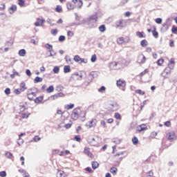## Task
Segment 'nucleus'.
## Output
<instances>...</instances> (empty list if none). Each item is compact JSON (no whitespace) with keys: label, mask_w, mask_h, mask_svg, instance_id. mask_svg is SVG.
<instances>
[{"label":"nucleus","mask_w":177,"mask_h":177,"mask_svg":"<svg viewBox=\"0 0 177 177\" xmlns=\"http://www.w3.org/2000/svg\"><path fill=\"white\" fill-rule=\"evenodd\" d=\"M140 45L142 48H146L149 45V42L146 39H143L140 41Z\"/></svg>","instance_id":"obj_29"},{"label":"nucleus","mask_w":177,"mask_h":177,"mask_svg":"<svg viewBox=\"0 0 177 177\" xmlns=\"http://www.w3.org/2000/svg\"><path fill=\"white\" fill-rule=\"evenodd\" d=\"M164 62H165V60L162 58L158 59V61H157L158 66H162V64H164Z\"/></svg>","instance_id":"obj_37"},{"label":"nucleus","mask_w":177,"mask_h":177,"mask_svg":"<svg viewBox=\"0 0 177 177\" xmlns=\"http://www.w3.org/2000/svg\"><path fill=\"white\" fill-rule=\"evenodd\" d=\"M113 161L116 162L118 165H120V162L122 161V158L120 157V153L116 154L113 156Z\"/></svg>","instance_id":"obj_15"},{"label":"nucleus","mask_w":177,"mask_h":177,"mask_svg":"<svg viewBox=\"0 0 177 177\" xmlns=\"http://www.w3.org/2000/svg\"><path fill=\"white\" fill-rule=\"evenodd\" d=\"M104 91H106V87H104V86H102L100 88L98 89V92H104Z\"/></svg>","instance_id":"obj_62"},{"label":"nucleus","mask_w":177,"mask_h":177,"mask_svg":"<svg viewBox=\"0 0 177 177\" xmlns=\"http://www.w3.org/2000/svg\"><path fill=\"white\" fill-rule=\"evenodd\" d=\"M59 42H63L64 41H66V37L61 35L59 37Z\"/></svg>","instance_id":"obj_53"},{"label":"nucleus","mask_w":177,"mask_h":177,"mask_svg":"<svg viewBox=\"0 0 177 177\" xmlns=\"http://www.w3.org/2000/svg\"><path fill=\"white\" fill-rule=\"evenodd\" d=\"M136 35L138 38H146V34L145 33V32L138 31V32H136Z\"/></svg>","instance_id":"obj_20"},{"label":"nucleus","mask_w":177,"mask_h":177,"mask_svg":"<svg viewBox=\"0 0 177 177\" xmlns=\"http://www.w3.org/2000/svg\"><path fill=\"white\" fill-rule=\"evenodd\" d=\"M64 127V128H66V129H70V128H71V127H73V122L66 124Z\"/></svg>","instance_id":"obj_45"},{"label":"nucleus","mask_w":177,"mask_h":177,"mask_svg":"<svg viewBox=\"0 0 177 177\" xmlns=\"http://www.w3.org/2000/svg\"><path fill=\"white\" fill-rule=\"evenodd\" d=\"M20 86H21V89L24 92V91H26V89H27V88L26 87V83L24 82H22L20 84Z\"/></svg>","instance_id":"obj_39"},{"label":"nucleus","mask_w":177,"mask_h":177,"mask_svg":"<svg viewBox=\"0 0 177 177\" xmlns=\"http://www.w3.org/2000/svg\"><path fill=\"white\" fill-rule=\"evenodd\" d=\"M85 115L84 111H81L80 108H76L72 112L71 118L74 120V121H77L78 118H85Z\"/></svg>","instance_id":"obj_1"},{"label":"nucleus","mask_w":177,"mask_h":177,"mask_svg":"<svg viewBox=\"0 0 177 177\" xmlns=\"http://www.w3.org/2000/svg\"><path fill=\"white\" fill-rule=\"evenodd\" d=\"M17 10V6H16V5H12L8 9L9 13H10V15H13V13H15Z\"/></svg>","instance_id":"obj_18"},{"label":"nucleus","mask_w":177,"mask_h":177,"mask_svg":"<svg viewBox=\"0 0 177 177\" xmlns=\"http://www.w3.org/2000/svg\"><path fill=\"white\" fill-rule=\"evenodd\" d=\"M0 176H1V177H5V176H6V171H1V172H0Z\"/></svg>","instance_id":"obj_63"},{"label":"nucleus","mask_w":177,"mask_h":177,"mask_svg":"<svg viewBox=\"0 0 177 177\" xmlns=\"http://www.w3.org/2000/svg\"><path fill=\"white\" fill-rule=\"evenodd\" d=\"M93 169H97L99 168V162L97 161H93L91 162Z\"/></svg>","instance_id":"obj_23"},{"label":"nucleus","mask_w":177,"mask_h":177,"mask_svg":"<svg viewBox=\"0 0 177 177\" xmlns=\"http://www.w3.org/2000/svg\"><path fill=\"white\" fill-rule=\"evenodd\" d=\"M27 96L29 100H35L37 96V93L33 92L32 91H29Z\"/></svg>","instance_id":"obj_10"},{"label":"nucleus","mask_w":177,"mask_h":177,"mask_svg":"<svg viewBox=\"0 0 177 177\" xmlns=\"http://www.w3.org/2000/svg\"><path fill=\"white\" fill-rule=\"evenodd\" d=\"M84 171H86V172H88V174H93V170H92V168L88 167H86L84 169Z\"/></svg>","instance_id":"obj_46"},{"label":"nucleus","mask_w":177,"mask_h":177,"mask_svg":"<svg viewBox=\"0 0 177 177\" xmlns=\"http://www.w3.org/2000/svg\"><path fill=\"white\" fill-rule=\"evenodd\" d=\"M110 172L112 174V175H117V172H118V169L115 167H113L110 169Z\"/></svg>","instance_id":"obj_25"},{"label":"nucleus","mask_w":177,"mask_h":177,"mask_svg":"<svg viewBox=\"0 0 177 177\" xmlns=\"http://www.w3.org/2000/svg\"><path fill=\"white\" fill-rule=\"evenodd\" d=\"M57 114L61 115V118H67L68 117V113L62 111L60 109H57Z\"/></svg>","instance_id":"obj_9"},{"label":"nucleus","mask_w":177,"mask_h":177,"mask_svg":"<svg viewBox=\"0 0 177 177\" xmlns=\"http://www.w3.org/2000/svg\"><path fill=\"white\" fill-rule=\"evenodd\" d=\"M125 42V40L124 39V37H119L117 39V43L119 45H122V44H124Z\"/></svg>","instance_id":"obj_32"},{"label":"nucleus","mask_w":177,"mask_h":177,"mask_svg":"<svg viewBox=\"0 0 177 177\" xmlns=\"http://www.w3.org/2000/svg\"><path fill=\"white\" fill-rule=\"evenodd\" d=\"M73 59L76 62V63H79V64H82V63H84L85 64H86V63H88L87 59L81 58L80 55H75Z\"/></svg>","instance_id":"obj_6"},{"label":"nucleus","mask_w":177,"mask_h":177,"mask_svg":"<svg viewBox=\"0 0 177 177\" xmlns=\"http://www.w3.org/2000/svg\"><path fill=\"white\" fill-rule=\"evenodd\" d=\"M75 6L73 3L68 1L66 3V8L68 10H73Z\"/></svg>","instance_id":"obj_19"},{"label":"nucleus","mask_w":177,"mask_h":177,"mask_svg":"<svg viewBox=\"0 0 177 177\" xmlns=\"http://www.w3.org/2000/svg\"><path fill=\"white\" fill-rule=\"evenodd\" d=\"M5 93L6 95H10V88H6Z\"/></svg>","instance_id":"obj_64"},{"label":"nucleus","mask_w":177,"mask_h":177,"mask_svg":"<svg viewBox=\"0 0 177 177\" xmlns=\"http://www.w3.org/2000/svg\"><path fill=\"white\" fill-rule=\"evenodd\" d=\"M135 92H136V93H138V95H141L146 94V93L145 91H143L140 89L136 90Z\"/></svg>","instance_id":"obj_40"},{"label":"nucleus","mask_w":177,"mask_h":177,"mask_svg":"<svg viewBox=\"0 0 177 177\" xmlns=\"http://www.w3.org/2000/svg\"><path fill=\"white\" fill-rule=\"evenodd\" d=\"M116 85L122 91H125L127 88V82L124 79H119L116 81Z\"/></svg>","instance_id":"obj_3"},{"label":"nucleus","mask_w":177,"mask_h":177,"mask_svg":"<svg viewBox=\"0 0 177 177\" xmlns=\"http://www.w3.org/2000/svg\"><path fill=\"white\" fill-rule=\"evenodd\" d=\"M55 12L57 13H62V12H63V8H62V6L57 5L55 8Z\"/></svg>","instance_id":"obj_26"},{"label":"nucleus","mask_w":177,"mask_h":177,"mask_svg":"<svg viewBox=\"0 0 177 177\" xmlns=\"http://www.w3.org/2000/svg\"><path fill=\"white\" fill-rule=\"evenodd\" d=\"M117 110H118V105L117 103L114 102L109 105V111H117Z\"/></svg>","instance_id":"obj_11"},{"label":"nucleus","mask_w":177,"mask_h":177,"mask_svg":"<svg viewBox=\"0 0 177 177\" xmlns=\"http://www.w3.org/2000/svg\"><path fill=\"white\" fill-rule=\"evenodd\" d=\"M19 6H24L26 5V1L24 0H18Z\"/></svg>","instance_id":"obj_50"},{"label":"nucleus","mask_w":177,"mask_h":177,"mask_svg":"<svg viewBox=\"0 0 177 177\" xmlns=\"http://www.w3.org/2000/svg\"><path fill=\"white\" fill-rule=\"evenodd\" d=\"M42 81H44V79L37 76L35 78L34 83L38 84V82H42Z\"/></svg>","instance_id":"obj_31"},{"label":"nucleus","mask_w":177,"mask_h":177,"mask_svg":"<svg viewBox=\"0 0 177 177\" xmlns=\"http://www.w3.org/2000/svg\"><path fill=\"white\" fill-rule=\"evenodd\" d=\"M149 72L150 71L147 68L144 71L141 72L139 75L140 77H144V75H146V74H149Z\"/></svg>","instance_id":"obj_34"},{"label":"nucleus","mask_w":177,"mask_h":177,"mask_svg":"<svg viewBox=\"0 0 177 177\" xmlns=\"http://www.w3.org/2000/svg\"><path fill=\"white\" fill-rule=\"evenodd\" d=\"M177 138V134L176 132L174 130H169L167 133H166V139L167 140H176Z\"/></svg>","instance_id":"obj_2"},{"label":"nucleus","mask_w":177,"mask_h":177,"mask_svg":"<svg viewBox=\"0 0 177 177\" xmlns=\"http://www.w3.org/2000/svg\"><path fill=\"white\" fill-rule=\"evenodd\" d=\"M154 176V173L153 171H149L147 173V177H153Z\"/></svg>","instance_id":"obj_52"},{"label":"nucleus","mask_w":177,"mask_h":177,"mask_svg":"<svg viewBox=\"0 0 177 177\" xmlns=\"http://www.w3.org/2000/svg\"><path fill=\"white\" fill-rule=\"evenodd\" d=\"M83 153L84 154H86V156L89 157V158H94L95 157V155L92 153V152L91 151V148H89L88 147H84Z\"/></svg>","instance_id":"obj_4"},{"label":"nucleus","mask_w":177,"mask_h":177,"mask_svg":"<svg viewBox=\"0 0 177 177\" xmlns=\"http://www.w3.org/2000/svg\"><path fill=\"white\" fill-rule=\"evenodd\" d=\"M73 140L75 142H78L79 143H81V136H75L73 138Z\"/></svg>","instance_id":"obj_38"},{"label":"nucleus","mask_w":177,"mask_h":177,"mask_svg":"<svg viewBox=\"0 0 177 177\" xmlns=\"http://www.w3.org/2000/svg\"><path fill=\"white\" fill-rule=\"evenodd\" d=\"M116 27L121 28H122V27H124V20L120 19L118 21H117L116 22Z\"/></svg>","instance_id":"obj_22"},{"label":"nucleus","mask_w":177,"mask_h":177,"mask_svg":"<svg viewBox=\"0 0 177 177\" xmlns=\"http://www.w3.org/2000/svg\"><path fill=\"white\" fill-rule=\"evenodd\" d=\"M171 32H173V34H177V28L175 26H173L172 28H171Z\"/></svg>","instance_id":"obj_54"},{"label":"nucleus","mask_w":177,"mask_h":177,"mask_svg":"<svg viewBox=\"0 0 177 177\" xmlns=\"http://www.w3.org/2000/svg\"><path fill=\"white\" fill-rule=\"evenodd\" d=\"M5 45L6 46H7V48H12V47L13 46V40L6 41Z\"/></svg>","instance_id":"obj_28"},{"label":"nucleus","mask_w":177,"mask_h":177,"mask_svg":"<svg viewBox=\"0 0 177 177\" xmlns=\"http://www.w3.org/2000/svg\"><path fill=\"white\" fill-rule=\"evenodd\" d=\"M30 112H25L21 114V118L24 119V118H28V117H30Z\"/></svg>","instance_id":"obj_36"},{"label":"nucleus","mask_w":177,"mask_h":177,"mask_svg":"<svg viewBox=\"0 0 177 177\" xmlns=\"http://www.w3.org/2000/svg\"><path fill=\"white\" fill-rule=\"evenodd\" d=\"M132 142L133 145H138L139 143V139L137 137H133L132 138Z\"/></svg>","instance_id":"obj_44"},{"label":"nucleus","mask_w":177,"mask_h":177,"mask_svg":"<svg viewBox=\"0 0 177 177\" xmlns=\"http://www.w3.org/2000/svg\"><path fill=\"white\" fill-rule=\"evenodd\" d=\"M57 177H68V174H67L66 171L60 169H57Z\"/></svg>","instance_id":"obj_13"},{"label":"nucleus","mask_w":177,"mask_h":177,"mask_svg":"<svg viewBox=\"0 0 177 177\" xmlns=\"http://www.w3.org/2000/svg\"><path fill=\"white\" fill-rule=\"evenodd\" d=\"M71 71V68H70V66L67 65L64 67V72L65 73H70Z\"/></svg>","instance_id":"obj_35"},{"label":"nucleus","mask_w":177,"mask_h":177,"mask_svg":"<svg viewBox=\"0 0 177 177\" xmlns=\"http://www.w3.org/2000/svg\"><path fill=\"white\" fill-rule=\"evenodd\" d=\"M138 132H143V131H147V126L146 124H142L141 125H139L138 127Z\"/></svg>","instance_id":"obj_17"},{"label":"nucleus","mask_w":177,"mask_h":177,"mask_svg":"<svg viewBox=\"0 0 177 177\" xmlns=\"http://www.w3.org/2000/svg\"><path fill=\"white\" fill-rule=\"evenodd\" d=\"M97 59V57L96 56L95 54H94L91 58V62H92V63H95V62H96Z\"/></svg>","instance_id":"obj_48"},{"label":"nucleus","mask_w":177,"mask_h":177,"mask_svg":"<svg viewBox=\"0 0 177 177\" xmlns=\"http://www.w3.org/2000/svg\"><path fill=\"white\" fill-rule=\"evenodd\" d=\"M50 99L51 100H56V99H59V98H58V97H57V94H55V95H51V96L50 97Z\"/></svg>","instance_id":"obj_57"},{"label":"nucleus","mask_w":177,"mask_h":177,"mask_svg":"<svg viewBox=\"0 0 177 177\" xmlns=\"http://www.w3.org/2000/svg\"><path fill=\"white\" fill-rule=\"evenodd\" d=\"M156 23H157V24H161V23H162V19L161 18H157L156 19Z\"/></svg>","instance_id":"obj_60"},{"label":"nucleus","mask_w":177,"mask_h":177,"mask_svg":"<svg viewBox=\"0 0 177 177\" xmlns=\"http://www.w3.org/2000/svg\"><path fill=\"white\" fill-rule=\"evenodd\" d=\"M146 60H147V58H146V56H145V55H143V54H140V55L138 56L137 62H138L139 64H145V63H146Z\"/></svg>","instance_id":"obj_5"},{"label":"nucleus","mask_w":177,"mask_h":177,"mask_svg":"<svg viewBox=\"0 0 177 177\" xmlns=\"http://www.w3.org/2000/svg\"><path fill=\"white\" fill-rule=\"evenodd\" d=\"M19 172L24 177H30V174H28V173H27L24 169H19Z\"/></svg>","instance_id":"obj_24"},{"label":"nucleus","mask_w":177,"mask_h":177,"mask_svg":"<svg viewBox=\"0 0 177 177\" xmlns=\"http://www.w3.org/2000/svg\"><path fill=\"white\" fill-rule=\"evenodd\" d=\"M50 32L52 35H57V29H52Z\"/></svg>","instance_id":"obj_55"},{"label":"nucleus","mask_w":177,"mask_h":177,"mask_svg":"<svg viewBox=\"0 0 177 177\" xmlns=\"http://www.w3.org/2000/svg\"><path fill=\"white\" fill-rule=\"evenodd\" d=\"M98 30L100 32H104V31H106V25L100 26Z\"/></svg>","instance_id":"obj_33"},{"label":"nucleus","mask_w":177,"mask_h":177,"mask_svg":"<svg viewBox=\"0 0 177 177\" xmlns=\"http://www.w3.org/2000/svg\"><path fill=\"white\" fill-rule=\"evenodd\" d=\"M34 100H35V103L39 104V103H41L42 100H44V95L39 96L36 97Z\"/></svg>","instance_id":"obj_21"},{"label":"nucleus","mask_w":177,"mask_h":177,"mask_svg":"<svg viewBox=\"0 0 177 177\" xmlns=\"http://www.w3.org/2000/svg\"><path fill=\"white\" fill-rule=\"evenodd\" d=\"M73 3L76 8H82V0H72Z\"/></svg>","instance_id":"obj_12"},{"label":"nucleus","mask_w":177,"mask_h":177,"mask_svg":"<svg viewBox=\"0 0 177 177\" xmlns=\"http://www.w3.org/2000/svg\"><path fill=\"white\" fill-rule=\"evenodd\" d=\"M74 104H65L64 105V109L65 110H71L74 107Z\"/></svg>","instance_id":"obj_27"},{"label":"nucleus","mask_w":177,"mask_h":177,"mask_svg":"<svg viewBox=\"0 0 177 177\" xmlns=\"http://www.w3.org/2000/svg\"><path fill=\"white\" fill-rule=\"evenodd\" d=\"M168 68L170 70H174V67H175V59L171 58L168 63Z\"/></svg>","instance_id":"obj_14"},{"label":"nucleus","mask_w":177,"mask_h":177,"mask_svg":"<svg viewBox=\"0 0 177 177\" xmlns=\"http://www.w3.org/2000/svg\"><path fill=\"white\" fill-rule=\"evenodd\" d=\"M20 111H24L26 110V106L25 105H21L19 106Z\"/></svg>","instance_id":"obj_61"},{"label":"nucleus","mask_w":177,"mask_h":177,"mask_svg":"<svg viewBox=\"0 0 177 177\" xmlns=\"http://www.w3.org/2000/svg\"><path fill=\"white\" fill-rule=\"evenodd\" d=\"M60 71V68H59V66H55L54 67V68L53 69V71L55 74H57L59 73V71Z\"/></svg>","instance_id":"obj_49"},{"label":"nucleus","mask_w":177,"mask_h":177,"mask_svg":"<svg viewBox=\"0 0 177 177\" xmlns=\"http://www.w3.org/2000/svg\"><path fill=\"white\" fill-rule=\"evenodd\" d=\"M115 118L116 120H121V114H120V113H115Z\"/></svg>","instance_id":"obj_51"},{"label":"nucleus","mask_w":177,"mask_h":177,"mask_svg":"<svg viewBox=\"0 0 177 177\" xmlns=\"http://www.w3.org/2000/svg\"><path fill=\"white\" fill-rule=\"evenodd\" d=\"M21 92H24L21 88H17L14 91V93H15L16 95H20Z\"/></svg>","instance_id":"obj_47"},{"label":"nucleus","mask_w":177,"mask_h":177,"mask_svg":"<svg viewBox=\"0 0 177 177\" xmlns=\"http://www.w3.org/2000/svg\"><path fill=\"white\" fill-rule=\"evenodd\" d=\"M45 48L47 49V50H49L50 55H48V57H50V56H55V51L53 50V46L49 44H45Z\"/></svg>","instance_id":"obj_7"},{"label":"nucleus","mask_w":177,"mask_h":177,"mask_svg":"<svg viewBox=\"0 0 177 177\" xmlns=\"http://www.w3.org/2000/svg\"><path fill=\"white\" fill-rule=\"evenodd\" d=\"M6 157H7V158H12V157H13V154L10 152H7L6 153Z\"/></svg>","instance_id":"obj_56"},{"label":"nucleus","mask_w":177,"mask_h":177,"mask_svg":"<svg viewBox=\"0 0 177 177\" xmlns=\"http://www.w3.org/2000/svg\"><path fill=\"white\" fill-rule=\"evenodd\" d=\"M67 154H70V151L68 150L62 151L60 152L59 156H67Z\"/></svg>","instance_id":"obj_42"},{"label":"nucleus","mask_w":177,"mask_h":177,"mask_svg":"<svg viewBox=\"0 0 177 177\" xmlns=\"http://www.w3.org/2000/svg\"><path fill=\"white\" fill-rule=\"evenodd\" d=\"M6 9V6L5 3H1L0 6V10H5Z\"/></svg>","instance_id":"obj_59"},{"label":"nucleus","mask_w":177,"mask_h":177,"mask_svg":"<svg viewBox=\"0 0 177 177\" xmlns=\"http://www.w3.org/2000/svg\"><path fill=\"white\" fill-rule=\"evenodd\" d=\"M26 50L24 49H21L19 51V55L21 57L26 56Z\"/></svg>","instance_id":"obj_43"},{"label":"nucleus","mask_w":177,"mask_h":177,"mask_svg":"<svg viewBox=\"0 0 177 177\" xmlns=\"http://www.w3.org/2000/svg\"><path fill=\"white\" fill-rule=\"evenodd\" d=\"M37 22L35 23V26L36 27H39V26H44V24L45 23V19L37 18Z\"/></svg>","instance_id":"obj_16"},{"label":"nucleus","mask_w":177,"mask_h":177,"mask_svg":"<svg viewBox=\"0 0 177 177\" xmlns=\"http://www.w3.org/2000/svg\"><path fill=\"white\" fill-rule=\"evenodd\" d=\"M46 91L48 93H52V92L55 91V88L53 87V86H50Z\"/></svg>","instance_id":"obj_41"},{"label":"nucleus","mask_w":177,"mask_h":177,"mask_svg":"<svg viewBox=\"0 0 177 177\" xmlns=\"http://www.w3.org/2000/svg\"><path fill=\"white\" fill-rule=\"evenodd\" d=\"M96 125H97V119H92L86 124V127L88 128H95V127H96Z\"/></svg>","instance_id":"obj_8"},{"label":"nucleus","mask_w":177,"mask_h":177,"mask_svg":"<svg viewBox=\"0 0 177 177\" xmlns=\"http://www.w3.org/2000/svg\"><path fill=\"white\" fill-rule=\"evenodd\" d=\"M171 121H167L164 123L165 127H171Z\"/></svg>","instance_id":"obj_58"},{"label":"nucleus","mask_w":177,"mask_h":177,"mask_svg":"<svg viewBox=\"0 0 177 177\" xmlns=\"http://www.w3.org/2000/svg\"><path fill=\"white\" fill-rule=\"evenodd\" d=\"M156 30V27H153V30L151 31L152 35L154 37V38H158V32H157Z\"/></svg>","instance_id":"obj_30"}]
</instances>
